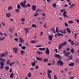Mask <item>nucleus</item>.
I'll return each mask as SVG.
<instances>
[{"label": "nucleus", "instance_id": "1", "mask_svg": "<svg viewBox=\"0 0 79 79\" xmlns=\"http://www.w3.org/2000/svg\"><path fill=\"white\" fill-rule=\"evenodd\" d=\"M26 1L24 0L23 2L20 3L21 6L23 8H26L27 7H30L31 5L30 4H28L27 5H26Z\"/></svg>", "mask_w": 79, "mask_h": 79}, {"label": "nucleus", "instance_id": "2", "mask_svg": "<svg viewBox=\"0 0 79 79\" xmlns=\"http://www.w3.org/2000/svg\"><path fill=\"white\" fill-rule=\"evenodd\" d=\"M67 44V42L65 41L64 43L60 44L59 45V49H61L64 46H65Z\"/></svg>", "mask_w": 79, "mask_h": 79}, {"label": "nucleus", "instance_id": "3", "mask_svg": "<svg viewBox=\"0 0 79 79\" xmlns=\"http://www.w3.org/2000/svg\"><path fill=\"white\" fill-rule=\"evenodd\" d=\"M56 64L57 66H59L60 65V66H63V65L64 63L60 59L58 60V61L57 62Z\"/></svg>", "mask_w": 79, "mask_h": 79}, {"label": "nucleus", "instance_id": "4", "mask_svg": "<svg viewBox=\"0 0 79 79\" xmlns=\"http://www.w3.org/2000/svg\"><path fill=\"white\" fill-rule=\"evenodd\" d=\"M63 52L64 53V54H65V55L66 57H68V56L70 55V52H66V50H64Z\"/></svg>", "mask_w": 79, "mask_h": 79}, {"label": "nucleus", "instance_id": "5", "mask_svg": "<svg viewBox=\"0 0 79 79\" xmlns=\"http://www.w3.org/2000/svg\"><path fill=\"white\" fill-rule=\"evenodd\" d=\"M66 13H67V12L66 11H64V12L63 13V15L64 18H69V17L68 16V15H66Z\"/></svg>", "mask_w": 79, "mask_h": 79}, {"label": "nucleus", "instance_id": "6", "mask_svg": "<svg viewBox=\"0 0 79 79\" xmlns=\"http://www.w3.org/2000/svg\"><path fill=\"white\" fill-rule=\"evenodd\" d=\"M0 64H1L0 69H3V67H4V62H0Z\"/></svg>", "mask_w": 79, "mask_h": 79}, {"label": "nucleus", "instance_id": "7", "mask_svg": "<svg viewBox=\"0 0 79 79\" xmlns=\"http://www.w3.org/2000/svg\"><path fill=\"white\" fill-rule=\"evenodd\" d=\"M36 58L38 61H44V60L40 57H36Z\"/></svg>", "mask_w": 79, "mask_h": 79}, {"label": "nucleus", "instance_id": "8", "mask_svg": "<svg viewBox=\"0 0 79 79\" xmlns=\"http://www.w3.org/2000/svg\"><path fill=\"white\" fill-rule=\"evenodd\" d=\"M45 53L47 55H49L50 54V51H49V49L48 48H46V49L45 51Z\"/></svg>", "mask_w": 79, "mask_h": 79}, {"label": "nucleus", "instance_id": "9", "mask_svg": "<svg viewBox=\"0 0 79 79\" xmlns=\"http://www.w3.org/2000/svg\"><path fill=\"white\" fill-rule=\"evenodd\" d=\"M55 56L56 58H60V59H61V57L60 56V55L59 54H56L55 55Z\"/></svg>", "mask_w": 79, "mask_h": 79}, {"label": "nucleus", "instance_id": "10", "mask_svg": "<svg viewBox=\"0 0 79 79\" xmlns=\"http://www.w3.org/2000/svg\"><path fill=\"white\" fill-rule=\"evenodd\" d=\"M36 8H37V6H35V5H33L32 7L33 11H35V10H36Z\"/></svg>", "mask_w": 79, "mask_h": 79}, {"label": "nucleus", "instance_id": "11", "mask_svg": "<svg viewBox=\"0 0 79 79\" xmlns=\"http://www.w3.org/2000/svg\"><path fill=\"white\" fill-rule=\"evenodd\" d=\"M19 40H20V43H21V44H24V40L21 37H20L19 39Z\"/></svg>", "mask_w": 79, "mask_h": 79}, {"label": "nucleus", "instance_id": "12", "mask_svg": "<svg viewBox=\"0 0 79 79\" xmlns=\"http://www.w3.org/2000/svg\"><path fill=\"white\" fill-rule=\"evenodd\" d=\"M13 50L16 54L17 53V51L18 50V48H13Z\"/></svg>", "mask_w": 79, "mask_h": 79}, {"label": "nucleus", "instance_id": "13", "mask_svg": "<svg viewBox=\"0 0 79 79\" xmlns=\"http://www.w3.org/2000/svg\"><path fill=\"white\" fill-rule=\"evenodd\" d=\"M53 38V35H50L48 36V39L49 40H50V41H52V38Z\"/></svg>", "mask_w": 79, "mask_h": 79}, {"label": "nucleus", "instance_id": "14", "mask_svg": "<svg viewBox=\"0 0 79 79\" xmlns=\"http://www.w3.org/2000/svg\"><path fill=\"white\" fill-rule=\"evenodd\" d=\"M6 17H8V18H10L11 16V14L10 13V12H9V13H7L6 14Z\"/></svg>", "mask_w": 79, "mask_h": 79}, {"label": "nucleus", "instance_id": "15", "mask_svg": "<svg viewBox=\"0 0 79 79\" xmlns=\"http://www.w3.org/2000/svg\"><path fill=\"white\" fill-rule=\"evenodd\" d=\"M29 29V28H25L24 30L25 31V33L26 34H27L29 32V30H28Z\"/></svg>", "mask_w": 79, "mask_h": 79}, {"label": "nucleus", "instance_id": "16", "mask_svg": "<svg viewBox=\"0 0 79 79\" xmlns=\"http://www.w3.org/2000/svg\"><path fill=\"white\" fill-rule=\"evenodd\" d=\"M68 59H69V60H71L73 59V56H72V55H70L68 57Z\"/></svg>", "mask_w": 79, "mask_h": 79}, {"label": "nucleus", "instance_id": "17", "mask_svg": "<svg viewBox=\"0 0 79 79\" xmlns=\"http://www.w3.org/2000/svg\"><path fill=\"white\" fill-rule=\"evenodd\" d=\"M14 75H15L14 73H12L11 74H10V78H11L12 79V78H13V77H14Z\"/></svg>", "mask_w": 79, "mask_h": 79}, {"label": "nucleus", "instance_id": "18", "mask_svg": "<svg viewBox=\"0 0 79 79\" xmlns=\"http://www.w3.org/2000/svg\"><path fill=\"white\" fill-rule=\"evenodd\" d=\"M36 65V63L35 62H33L31 63V66L33 67H34Z\"/></svg>", "mask_w": 79, "mask_h": 79}, {"label": "nucleus", "instance_id": "19", "mask_svg": "<svg viewBox=\"0 0 79 79\" xmlns=\"http://www.w3.org/2000/svg\"><path fill=\"white\" fill-rule=\"evenodd\" d=\"M67 32H68L69 34H70V33H71V30H70V29H69V28H67Z\"/></svg>", "mask_w": 79, "mask_h": 79}, {"label": "nucleus", "instance_id": "20", "mask_svg": "<svg viewBox=\"0 0 79 79\" xmlns=\"http://www.w3.org/2000/svg\"><path fill=\"white\" fill-rule=\"evenodd\" d=\"M57 35L60 37V36H63L64 35L63 34H61V33H59L57 34Z\"/></svg>", "mask_w": 79, "mask_h": 79}, {"label": "nucleus", "instance_id": "21", "mask_svg": "<svg viewBox=\"0 0 79 79\" xmlns=\"http://www.w3.org/2000/svg\"><path fill=\"white\" fill-rule=\"evenodd\" d=\"M74 65V63H71L69 64V66H73Z\"/></svg>", "mask_w": 79, "mask_h": 79}, {"label": "nucleus", "instance_id": "22", "mask_svg": "<svg viewBox=\"0 0 79 79\" xmlns=\"http://www.w3.org/2000/svg\"><path fill=\"white\" fill-rule=\"evenodd\" d=\"M5 39V37L2 36H1L0 37V40L2 41L3 40H4Z\"/></svg>", "mask_w": 79, "mask_h": 79}, {"label": "nucleus", "instance_id": "23", "mask_svg": "<svg viewBox=\"0 0 79 79\" xmlns=\"http://www.w3.org/2000/svg\"><path fill=\"white\" fill-rule=\"evenodd\" d=\"M10 63H11V61H10V60L8 59L7 61V63H6L8 65H9Z\"/></svg>", "mask_w": 79, "mask_h": 79}, {"label": "nucleus", "instance_id": "24", "mask_svg": "<svg viewBox=\"0 0 79 79\" xmlns=\"http://www.w3.org/2000/svg\"><path fill=\"white\" fill-rule=\"evenodd\" d=\"M62 34H66V29H64L63 31V32L62 33Z\"/></svg>", "mask_w": 79, "mask_h": 79}, {"label": "nucleus", "instance_id": "25", "mask_svg": "<svg viewBox=\"0 0 79 79\" xmlns=\"http://www.w3.org/2000/svg\"><path fill=\"white\" fill-rule=\"evenodd\" d=\"M37 41L35 40H32L31 41V44H35V43H36V42H37Z\"/></svg>", "mask_w": 79, "mask_h": 79}, {"label": "nucleus", "instance_id": "26", "mask_svg": "<svg viewBox=\"0 0 79 79\" xmlns=\"http://www.w3.org/2000/svg\"><path fill=\"white\" fill-rule=\"evenodd\" d=\"M48 77H49V79H51V74H50V73H48Z\"/></svg>", "mask_w": 79, "mask_h": 79}, {"label": "nucleus", "instance_id": "27", "mask_svg": "<svg viewBox=\"0 0 79 79\" xmlns=\"http://www.w3.org/2000/svg\"><path fill=\"white\" fill-rule=\"evenodd\" d=\"M41 10L42 11V10H40V9H38L36 10V13H40Z\"/></svg>", "mask_w": 79, "mask_h": 79}, {"label": "nucleus", "instance_id": "28", "mask_svg": "<svg viewBox=\"0 0 79 79\" xmlns=\"http://www.w3.org/2000/svg\"><path fill=\"white\" fill-rule=\"evenodd\" d=\"M36 52L37 53V54H38L39 55H41V54H42V52L40 51H38Z\"/></svg>", "mask_w": 79, "mask_h": 79}, {"label": "nucleus", "instance_id": "29", "mask_svg": "<svg viewBox=\"0 0 79 79\" xmlns=\"http://www.w3.org/2000/svg\"><path fill=\"white\" fill-rule=\"evenodd\" d=\"M17 8L18 9H21V6H20V4H18L17 6Z\"/></svg>", "mask_w": 79, "mask_h": 79}, {"label": "nucleus", "instance_id": "30", "mask_svg": "<svg viewBox=\"0 0 79 79\" xmlns=\"http://www.w3.org/2000/svg\"><path fill=\"white\" fill-rule=\"evenodd\" d=\"M43 61L44 62H48V59L46 58L44 59V60H43Z\"/></svg>", "mask_w": 79, "mask_h": 79}, {"label": "nucleus", "instance_id": "31", "mask_svg": "<svg viewBox=\"0 0 79 79\" xmlns=\"http://www.w3.org/2000/svg\"><path fill=\"white\" fill-rule=\"evenodd\" d=\"M31 27H37V25L35 24H32L31 26Z\"/></svg>", "mask_w": 79, "mask_h": 79}, {"label": "nucleus", "instance_id": "32", "mask_svg": "<svg viewBox=\"0 0 79 79\" xmlns=\"http://www.w3.org/2000/svg\"><path fill=\"white\" fill-rule=\"evenodd\" d=\"M21 48L22 50H24L26 48V46H23Z\"/></svg>", "mask_w": 79, "mask_h": 79}, {"label": "nucleus", "instance_id": "33", "mask_svg": "<svg viewBox=\"0 0 79 79\" xmlns=\"http://www.w3.org/2000/svg\"><path fill=\"white\" fill-rule=\"evenodd\" d=\"M73 6H75V4H72L71 6H69V8H71Z\"/></svg>", "mask_w": 79, "mask_h": 79}, {"label": "nucleus", "instance_id": "34", "mask_svg": "<svg viewBox=\"0 0 79 79\" xmlns=\"http://www.w3.org/2000/svg\"><path fill=\"white\" fill-rule=\"evenodd\" d=\"M56 33L59 32V31H58V27H56Z\"/></svg>", "mask_w": 79, "mask_h": 79}, {"label": "nucleus", "instance_id": "35", "mask_svg": "<svg viewBox=\"0 0 79 79\" xmlns=\"http://www.w3.org/2000/svg\"><path fill=\"white\" fill-rule=\"evenodd\" d=\"M20 53L21 54H23L24 53H25V51H24L22 50V51H21Z\"/></svg>", "mask_w": 79, "mask_h": 79}, {"label": "nucleus", "instance_id": "36", "mask_svg": "<svg viewBox=\"0 0 79 79\" xmlns=\"http://www.w3.org/2000/svg\"><path fill=\"white\" fill-rule=\"evenodd\" d=\"M4 54L5 56H7V55H8V52H6L5 53H4Z\"/></svg>", "mask_w": 79, "mask_h": 79}, {"label": "nucleus", "instance_id": "37", "mask_svg": "<svg viewBox=\"0 0 79 79\" xmlns=\"http://www.w3.org/2000/svg\"><path fill=\"white\" fill-rule=\"evenodd\" d=\"M18 40H19V39H18V38H14V40H15V41H16V42H18Z\"/></svg>", "mask_w": 79, "mask_h": 79}, {"label": "nucleus", "instance_id": "38", "mask_svg": "<svg viewBox=\"0 0 79 79\" xmlns=\"http://www.w3.org/2000/svg\"><path fill=\"white\" fill-rule=\"evenodd\" d=\"M56 3L53 4H52V6H53V7H54V8H56Z\"/></svg>", "mask_w": 79, "mask_h": 79}, {"label": "nucleus", "instance_id": "39", "mask_svg": "<svg viewBox=\"0 0 79 79\" xmlns=\"http://www.w3.org/2000/svg\"><path fill=\"white\" fill-rule=\"evenodd\" d=\"M15 11H16V13H19V11H20V10H19V9H16L15 10Z\"/></svg>", "mask_w": 79, "mask_h": 79}, {"label": "nucleus", "instance_id": "40", "mask_svg": "<svg viewBox=\"0 0 79 79\" xmlns=\"http://www.w3.org/2000/svg\"><path fill=\"white\" fill-rule=\"evenodd\" d=\"M5 68L6 70H7V71H8V70H9V67H8V66L6 67Z\"/></svg>", "mask_w": 79, "mask_h": 79}, {"label": "nucleus", "instance_id": "41", "mask_svg": "<svg viewBox=\"0 0 79 79\" xmlns=\"http://www.w3.org/2000/svg\"><path fill=\"white\" fill-rule=\"evenodd\" d=\"M31 72H30V73H28V76L29 77H30L31 76Z\"/></svg>", "mask_w": 79, "mask_h": 79}, {"label": "nucleus", "instance_id": "42", "mask_svg": "<svg viewBox=\"0 0 79 79\" xmlns=\"http://www.w3.org/2000/svg\"><path fill=\"white\" fill-rule=\"evenodd\" d=\"M69 23H70V24H73V23H74V22H73V20H70L69 22Z\"/></svg>", "mask_w": 79, "mask_h": 79}, {"label": "nucleus", "instance_id": "43", "mask_svg": "<svg viewBox=\"0 0 79 79\" xmlns=\"http://www.w3.org/2000/svg\"><path fill=\"white\" fill-rule=\"evenodd\" d=\"M1 61H3V62H5V59H3V58L1 59Z\"/></svg>", "mask_w": 79, "mask_h": 79}, {"label": "nucleus", "instance_id": "44", "mask_svg": "<svg viewBox=\"0 0 79 79\" xmlns=\"http://www.w3.org/2000/svg\"><path fill=\"white\" fill-rule=\"evenodd\" d=\"M13 64H14L13 62H11L10 64V66H12V65H13Z\"/></svg>", "mask_w": 79, "mask_h": 79}, {"label": "nucleus", "instance_id": "45", "mask_svg": "<svg viewBox=\"0 0 79 79\" xmlns=\"http://www.w3.org/2000/svg\"><path fill=\"white\" fill-rule=\"evenodd\" d=\"M2 24L3 26H5V22H2Z\"/></svg>", "mask_w": 79, "mask_h": 79}, {"label": "nucleus", "instance_id": "46", "mask_svg": "<svg viewBox=\"0 0 79 79\" xmlns=\"http://www.w3.org/2000/svg\"><path fill=\"white\" fill-rule=\"evenodd\" d=\"M12 8V6H9L8 7V9L9 10H10Z\"/></svg>", "mask_w": 79, "mask_h": 79}, {"label": "nucleus", "instance_id": "47", "mask_svg": "<svg viewBox=\"0 0 79 79\" xmlns=\"http://www.w3.org/2000/svg\"><path fill=\"white\" fill-rule=\"evenodd\" d=\"M48 72L49 73H52V71L51 70H49V69L48 70Z\"/></svg>", "mask_w": 79, "mask_h": 79}, {"label": "nucleus", "instance_id": "48", "mask_svg": "<svg viewBox=\"0 0 79 79\" xmlns=\"http://www.w3.org/2000/svg\"><path fill=\"white\" fill-rule=\"evenodd\" d=\"M64 24L65 27H68V24H67V23H65Z\"/></svg>", "mask_w": 79, "mask_h": 79}, {"label": "nucleus", "instance_id": "49", "mask_svg": "<svg viewBox=\"0 0 79 79\" xmlns=\"http://www.w3.org/2000/svg\"><path fill=\"white\" fill-rule=\"evenodd\" d=\"M71 52H72L73 53H74V50H73V48H72L71 50Z\"/></svg>", "mask_w": 79, "mask_h": 79}, {"label": "nucleus", "instance_id": "50", "mask_svg": "<svg viewBox=\"0 0 79 79\" xmlns=\"http://www.w3.org/2000/svg\"><path fill=\"white\" fill-rule=\"evenodd\" d=\"M54 79H57V76L56 75H54Z\"/></svg>", "mask_w": 79, "mask_h": 79}, {"label": "nucleus", "instance_id": "51", "mask_svg": "<svg viewBox=\"0 0 79 79\" xmlns=\"http://www.w3.org/2000/svg\"><path fill=\"white\" fill-rule=\"evenodd\" d=\"M75 21H77V23H79V20L77 19H75Z\"/></svg>", "mask_w": 79, "mask_h": 79}, {"label": "nucleus", "instance_id": "52", "mask_svg": "<svg viewBox=\"0 0 79 79\" xmlns=\"http://www.w3.org/2000/svg\"><path fill=\"white\" fill-rule=\"evenodd\" d=\"M19 46L20 47H22V44L21 43H19Z\"/></svg>", "mask_w": 79, "mask_h": 79}, {"label": "nucleus", "instance_id": "53", "mask_svg": "<svg viewBox=\"0 0 79 79\" xmlns=\"http://www.w3.org/2000/svg\"><path fill=\"white\" fill-rule=\"evenodd\" d=\"M75 45L76 46H77V45H79V43H78L77 42L75 43Z\"/></svg>", "mask_w": 79, "mask_h": 79}, {"label": "nucleus", "instance_id": "54", "mask_svg": "<svg viewBox=\"0 0 79 79\" xmlns=\"http://www.w3.org/2000/svg\"><path fill=\"white\" fill-rule=\"evenodd\" d=\"M25 21V19L23 18L21 19V21H22V22H23V21Z\"/></svg>", "mask_w": 79, "mask_h": 79}, {"label": "nucleus", "instance_id": "55", "mask_svg": "<svg viewBox=\"0 0 79 79\" xmlns=\"http://www.w3.org/2000/svg\"><path fill=\"white\" fill-rule=\"evenodd\" d=\"M39 15V13H35L34 14V16H37V15Z\"/></svg>", "mask_w": 79, "mask_h": 79}, {"label": "nucleus", "instance_id": "56", "mask_svg": "<svg viewBox=\"0 0 79 79\" xmlns=\"http://www.w3.org/2000/svg\"><path fill=\"white\" fill-rule=\"evenodd\" d=\"M15 36L16 37H18V33H15Z\"/></svg>", "mask_w": 79, "mask_h": 79}, {"label": "nucleus", "instance_id": "57", "mask_svg": "<svg viewBox=\"0 0 79 79\" xmlns=\"http://www.w3.org/2000/svg\"><path fill=\"white\" fill-rule=\"evenodd\" d=\"M77 33H75L74 35L75 38V39H76V36H77Z\"/></svg>", "mask_w": 79, "mask_h": 79}, {"label": "nucleus", "instance_id": "58", "mask_svg": "<svg viewBox=\"0 0 79 79\" xmlns=\"http://www.w3.org/2000/svg\"><path fill=\"white\" fill-rule=\"evenodd\" d=\"M71 44L72 45H74V42H73V41H72L71 42Z\"/></svg>", "mask_w": 79, "mask_h": 79}, {"label": "nucleus", "instance_id": "59", "mask_svg": "<svg viewBox=\"0 0 79 79\" xmlns=\"http://www.w3.org/2000/svg\"><path fill=\"white\" fill-rule=\"evenodd\" d=\"M47 65L48 66H51V65H52V64L51 63H48V64Z\"/></svg>", "mask_w": 79, "mask_h": 79}, {"label": "nucleus", "instance_id": "60", "mask_svg": "<svg viewBox=\"0 0 79 79\" xmlns=\"http://www.w3.org/2000/svg\"><path fill=\"white\" fill-rule=\"evenodd\" d=\"M44 27H46V28H47V26H46V24L45 23L44 25Z\"/></svg>", "mask_w": 79, "mask_h": 79}, {"label": "nucleus", "instance_id": "61", "mask_svg": "<svg viewBox=\"0 0 79 79\" xmlns=\"http://www.w3.org/2000/svg\"><path fill=\"white\" fill-rule=\"evenodd\" d=\"M9 30L10 31V32H13V29H9Z\"/></svg>", "mask_w": 79, "mask_h": 79}, {"label": "nucleus", "instance_id": "62", "mask_svg": "<svg viewBox=\"0 0 79 79\" xmlns=\"http://www.w3.org/2000/svg\"><path fill=\"white\" fill-rule=\"evenodd\" d=\"M1 56L2 57H4V56H5L4 53H3V54H1Z\"/></svg>", "mask_w": 79, "mask_h": 79}, {"label": "nucleus", "instance_id": "63", "mask_svg": "<svg viewBox=\"0 0 79 79\" xmlns=\"http://www.w3.org/2000/svg\"><path fill=\"white\" fill-rule=\"evenodd\" d=\"M35 69H38V68H39V66L37 65L36 66H35Z\"/></svg>", "mask_w": 79, "mask_h": 79}, {"label": "nucleus", "instance_id": "64", "mask_svg": "<svg viewBox=\"0 0 79 79\" xmlns=\"http://www.w3.org/2000/svg\"><path fill=\"white\" fill-rule=\"evenodd\" d=\"M0 35H3V34L2 33L1 31H0Z\"/></svg>", "mask_w": 79, "mask_h": 79}]
</instances>
